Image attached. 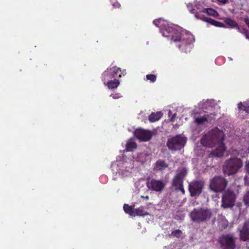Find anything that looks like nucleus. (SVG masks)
Listing matches in <instances>:
<instances>
[{
    "label": "nucleus",
    "mask_w": 249,
    "mask_h": 249,
    "mask_svg": "<svg viewBox=\"0 0 249 249\" xmlns=\"http://www.w3.org/2000/svg\"><path fill=\"white\" fill-rule=\"evenodd\" d=\"M223 141H221L220 142L216 144V145H217V147L210 154V157H221L223 156L225 151V147Z\"/></svg>",
    "instance_id": "nucleus-15"
},
{
    "label": "nucleus",
    "mask_w": 249,
    "mask_h": 249,
    "mask_svg": "<svg viewBox=\"0 0 249 249\" xmlns=\"http://www.w3.org/2000/svg\"><path fill=\"white\" fill-rule=\"evenodd\" d=\"M135 186L139 191L140 189L144 186V181L142 179L139 180L135 182Z\"/></svg>",
    "instance_id": "nucleus-35"
},
{
    "label": "nucleus",
    "mask_w": 249,
    "mask_h": 249,
    "mask_svg": "<svg viewBox=\"0 0 249 249\" xmlns=\"http://www.w3.org/2000/svg\"><path fill=\"white\" fill-rule=\"evenodd\" d=\"M146 184L149 190L157 192H161L165 186L163 180L155 179H148Z\"/></svg>",
    "instance_id": "nucleus-11"
},
{
    "label": "nucleus",
    "mask_w": 249,
    "mask_h": 249,
    "mask_svg": "<svg viewBox=\"0 0 249 249\" xmlns=\"http://www.w3.org/2000/svg\"><path fill=\"white\" fill-rule=\"evenodd\" d=\"M169 236L171 238H182L183 236L182 232L179 230H176L173 231Z\"/></svg>",
    "instance_id": "nucleus-29"
},
{
    "label": "nucleus",
    "mask_w": 249,
    "mask_h": 249,
    "mask_svg": "<svg viewBox=\"0 0 249 249\" xmlns=\"http://www.w3.org/2000/svg\"><path fill=\"white\" fill-rule=\"evenodd\" d=\"M238 108L239 110H243L249 114V103L246 102L245 105H243L242 102H239L238 104Z\"/></svg>",
    "instance_id": "nucleus-34"
},
{
    "label": "nucleus",
    "mask_w": 249,
    "mask_h": 249,
    "mask_svg": "<svg viewBox=\"0 0 249 249\" xmlns=\"http://www.w3.org/2000/svg\"><path fill=\"white\" fill-rule=\"evenodd\" d=\"M104 84L107 86L109 89H116L120 85V81L118 79H114L104 82Z\"/></svg>",
    "instance_id": "nucleus-20"
},
{
    "label": "nucleus",
    "mask_w": 249,
    "mask_h": 249,
    "mask_svg": "<svg viewBox=\"0 0 249 249\" xmlns=\"http://www.w3.org/2000/svg\"><path fill=\"white\" fill-rule=\"evenodd\" d=\"M224 137L223 132L216 128L205 132L201 139L200 142L204 146L212 147L223 141Z\"/></svg>",
    "instance_id": "nucleus-3"
},
{
    "label": "nucleus",
    "mask_w": 249,
    "mask_h": 249,
    "mask_svg": "<svg viewBox=\"0 0 249 249\" xmlns=\"http://www.w3.org/2000/svg\"><path fill=\"white\" fill-rule=\"evenodd\" d=\"M187 173V171L185 168L178 169L173 180V185L175 187L176 190L180 191L182 194L185 193V190L183 186V180Z\"/></svg>",
    "instance_id": "nucleus-8"
},
{
    "label": "nucleus",
    "mask_w": 249,
    "mask_h": 249,
    "mask_svg": "<svg viewBox=\"0 0 249 249\" xmlns=\"http://www.w3.org/2000/svg\"><path fill=\"white\" fill-rule=\"evenodd\" d=\"M249 153V147L248 144L244 145L242 149L240 150L239 153L237 154L238 156H240L242 157H246Z\"/></svg>",
    "instance_id": "nucleus-30"
},
{
    "label": "nucleus",
    "mask_w": 249,
    "mask_h": 249,
    "mask_svg": "<svg viewBox=\"0 0 249 249\" xmlns=\"http://www.w3.org/2000/svg\"><path fill=\"white\" fill-rule=\"evenodd\" d=\"M113 179L115 180L116 179V178L113 177Z\"/></svg>",
    "instance_id": "nucleus-47"
},
{
    "label": "nucleus",
    "mask_w": 249,
    "mask_h": 249,
    "mask_svg": "<svg viewBox=\"0 0 249 249\" xmlns=\"http://www.w3.org/2000/svg\"><path fill=\"white\" fill-rule=\"evenodd\" d=\"M107 70H109V72L111 76H113V78L116 77L117 74L119 72V71H121L120 68L116 66L110 67L107 68Z\"/></svg>",
    "instance_id": "nucleus-28"
},
{
    "label": "nucleus",
    "mask_w": 249,
    "mask_h": 249,
    "mask_svg": "<svg viewBox=\"0 0 249 249\" xmlns=\"http://www.w3.org/2000/svg\"><path fill=\"white\" fill-rule=\"evenodd\" d=\"M148 154L146 152L140 153L138 154L137 157L135 158V160H134L135 158L132 157L131 158L135 161V165L136 162H140L142 163H144L146 161L148 160Z\"/></svg>",
    "instance_id": "nucleus-19"
},
{
    "label": "nucleus",
    "mask_w": 249,
    "mask_h": 249,
    "mask_svg": "<svg viewBox=\"0 0 249 249\" xmlns=\"http://www.w3.org/2000/svg\"><path fill=\"white\" fill-rule=\"evenodd\" d=\"M215 102L213 99L203 100L198 104V107L203 109L213 108L215 106Z\"/></svg>",
    "instance_id": "nucleus-18"
},
{
    "label": "nucleus",
    "mask_w": 249,
    "mask_h": 249,
    "mask_svg": "<svg viewBox=\"0 0 249 249\" xmlns=\"http://www.w3.org/2000/svg\"><path fill=\"white\" fill-rule=\"evenodd\" d=\"M186 140V138L181 135H177L168 140L167 145L170 150H179L184 147Z\"/></svg>",
    "instance_id": "nucleus-7"
},
{
    "label": "nucleus",
    "mask_w": 249,
    "mask_h": 249,
    "mask_svg": "<svg viewBox=\"0 0 249 249\" xmlns=\"http://www.w3.org/2000/svg\"><path fill=\"white\" fill-rule=\"evenodd\" d=\"M135 166V161L132 158L124 156L117 158L112 163L111 169L114 173L118 174L122 178H125L131 175Z\"/></svg>",
    "instance_id": "nucleus-2"
},
{
    "label": "nucleus",
    "mask_w": 249,
    "mask_h": 249,
    "mask_svg": "<svg viewBox=\"0 0 249 249\" xmlns=\"http://www.w3.org/2000/svg\"><path fill=\"white\" fill-rule=\"evenodd\" d=\"M227 185V180L222 177L217 176L211 180L210 187L215 192H221L225 189Z\"/></svg>",
    "instance_id": "nucleus-9"
},
{
    "label": "nucleus",
    "mask_w": 249,
    "mask_h": 249,
    "mask_svg": "<svg viewBox=\"0 0 249 249\" xmlns=\"http://www.w3.org/2000/svg\"><path fill=\"white\" fill-rule=\"evenodd\" d=\"M193 118L194 123L198 125L204 124L208 122V118L206 117V113H194Z\"/></svg>",
    "instance_id": "nucleus-16"
},
{
    "label": "nucleus",
    "mask_w": 249,
    "mask_h": 249,
    "mask_svg": "<svg viewBox=\"0 0 249 249\" xmlns=\"http://www.w3.org/2000/svg\"><path fill=\"white\" fill-rule=\"evenodd\" d=\"M242 161L240 159H230L225 163L224 172L229 176L234 174L242 167Z\"/></svg>",
    "instance_id": "nucleus-6"
},
{
    "label": "nucleus",
    "mask_w": 249,
    "mask_h": 249,
    "mask_svg": "<svg viewBox=\"0 0 249 249\" xmlns=\"http://www.w3.org/2000/svg\"><path fill=\"white\" fill-rule=\"evenodd\" d=\"M249 28V26H248Z\"/></svg>",
    "instance_id": "nucleus-48"
},
{
    "label": "nucleus",
    "mask_w": 249,
    "mask_h": 249,
    "mask_svg": "<svg viewBox=\"0 0 249 249\" xmlns=\"http://www.w3.org/2000/svg\"><path fill=\"white\" fill-rule=\"evenodd\" d=\"M112 4L114 8H119L121 6L120 4L117 1L114 2L112 1Z\"/></svg>",
    "instance_id": "nucleus-41"
},
{
    "label": "nucleus",
    "mask_w": 249,
    "mask_h": 249,
    "mask_svg": "<svg viewBox=\"0 0 249 249\" xmlns=\"http://www.w3.org/2000/svg\"><path fill=\"white\" fill-rule=\"evenodd\" d=\"M110 96L112 97V98L114 99H117L121 98L122 97V95L119 93H116L111 94Z\"/></svg>",
    "instance_id": "nucleus-39"
},
{
    "label": "nucleus",
    "mask_w": 249,
    "mask_h": 249,
    "mask_svg": "<svg viewBox=\"0 0 249 249\" xmlns=\"http://www.w3.org/2000/svg\"><path fill=\"white\" fill-rule=\"evenodd\" d=\"M168 167V165L162 160H158L154 167V170L156 171H162Z\"/></svg>",
    "instance_id": "nucleus-21"
},
{
    "label": "nucleus",
    "mask_w": 249,
    "mask_h": 249,
    "mask_svg": "<svg viewBox=\"0 0 249 249\" xmlns=\"http://www.w3.org/2000/svg\"><path fill=\"white\" fill-rule=\"evenodd\" d=\"M168 115L170 117V121L171 122H174L176 114H172L171 111L169 110L168 112Z\"/></svg>",
    "instance_id": "nucleus-40"
},
{
    "label": "nucleus",
    "mask_w": 249,
    "mask_h": 249,
    "mask_svg": "<svg viewBox=\"0 0 249 249\" xmlns=\"http://www.w3.org/2000/svg\"><path fill=\"white\" fill-rule=\"evenodd\" d=\"M212 215L211 211L204 208H196L190 213L191 220L196 223L206 222L211 218Z\"/></svg>",
    "instance_id": "nucleus-4"
},
{
    "label": "nucleus",
    "mask_w": 249,
    "mask_h": 249,
    "mask_svg": "<svg viewBox=\"0 0 249 249\" xmlns=\"http://www.w3.org/2000/svg\"><path fill=\"white\" fill-rule=\"evenodd\" d=\"M146 79L151 82H154L156 80V76L154 74H147L146 75Z\"/></svg>",
    "instance_id": "nucleus-37"
},
{
    "label": "nucleus",
    "mask_w": 249,
    "mask_h": 249,
    "mask_svg": "<svg viewBox=\"0 0 249 249\" xmlns=\"http://www.w3.org/2000/svg\"><path fill=\"white\" fill-rule=\"evenodd\" d=\"M146 207L141 206L135 209V216H145L149 215V213L145 210Z\"/></svg>",
    "instance_id": "nucleus-24"
},
{
    "label": "nucleus",
    "mask_w": 249,
    "mask_h": 249,
    "mask_svg": "<svg viewBox=\"0 0 249 249\" xmlns=\"http://www.w3.org/2000/svg\"><path fill=\"white\" fill-rule=\"evenodd\" d=\"M113 79V76H111L109 70L107 69L102 74V80L103 82L107 81Z\"/></svg>",
    "instance_id": "nucleus-27"
},
{
    "label": "nucleus",
    "mask_w": 249,
    "mask_h": 249,
    "mask_svg": "<svg viewBox=\"0 0 249 249\" xmlns=\"http://www.w3.org/2000/svg\"><path fill=\"white\" fill-rule=\"evenodd\" d=\"M244 35H245L246 38L249 39V32L248 30H245L244 31Z\"/></svg>",
    "instance_id": "nucleus-43"
},
{
    "label": "nucleus",
    "mask_w": 249,
    "mask_h": 249,
    "mask_svg": "<svg viewBox=\"0 0 249 249\" xmlns=\"http://www.w3.org/2000/svg\"><path fill=\"white\" fill-rule=\"evenodd\" d=\"M235 196L233 192L228 190L224 194L222 200V207L227 208L232 207L234 204Z\"/></svg>",
    "instance_id": "nucleus-12"
},
{
    "label": "nucleus",
    "mask_w": 249,
    "mask_h": 249,
    "mask_svg": "<svg viewBox=\"0 0 249 249\" xmlns=\"http://www.w3.org/2000/svg\"><path fill=\"white\" fill-rule=\"evenodd\" d=\"M240 237L244 241L249 240V221L245 222L242 229L240 231Z\"/></svg>",
    "instance_id": "nucleus-17"
},
{
    "label": "nucleus",
    "mask_w": 249,
    "mask_h": 249,
    "mask_svg": "<svg viewBox=\"0 0 249 249\" xmlns=\"http://www.w3.org/2000/svg\"><path fill=\"white\" fill-rule=\"evenodd\" d=\"M187 6L190 12L194 14L196 18L203 20L204 17L200 13L204 12L207 7L205 0H196L194 3H189Z\"/></svg>",
    "instance_id": "nucleus-5"
},
{
    "label": "nucleus",
    "mask_w": 249,
    "mask_h": 249,
    "mask_svg": "<svg viewBox=\"0 0 249 249\" xmlns=\"http://www.w3.org/2000/svg\"><path fill=\"white\" fill-rule=\"evenodd\" d=\"M137 147V143L134 139L128 140L126 143L125 150L127 151H132Z\"/></svg>",
    "instance_id": "nucleus-23"
},
{
    "label": "nucleus",
    "mask_w": 249,
    "mask_h": 249,
    "mask_svg": "<svg viewBox=\"0 0 249 249\" xmlns=\"http://www.w3.org/2000/svg\"><path fill=\"white\" fill-rule=\"evenodd\" d=\"M245 22L246 24L248 25V26H249V18H247L245 19Z\"/></svg>",
    "instance_id": "nucleus-45"
},
{
    "label": "nucleus",
    "mask_w": 249,
    "mask_h": 249,
    "mask_svg": "<svg viewBox=\"0 0 249 249\" xmlns=\"http://www.w3.org/2000/svg\"><path fill=\"white\" fill-rule=\"evenodd\" d=\"M124 212L129 214L130 216H135V209L127 204H124Z\"/></svg>",
    "instance_id": "nucleus-31"
},
{
    "label": "nucleus",
    "mask_w": 249,
    "mask_h": 249,
    "mask_svg": "<svg viewBox=\"0 0 249 249\" xmlns=\"http://www.w3.org/2000/svg\"><path fill=\"white\" fill-rule=\"evenodd\" d=\"M219 3L221 4H225L229 2L228 0H217Z\"/></svg>",
    "instance_id": "nucleus-42"
},
{
    "label": "nucleus",
    "mask_w": 249,
    "mask_h": 249,
    "mask_svg": "<svg viewBox=\"0 0 249 249\" xmlns=\"http://www.w3.org/2000/svg\"><path fill=\"white\" fill-rule=\"evenodd\" d=\"M224 23L226 24V26H225V27H230L231 28H237L239 31L240 28L237 23V22L230 18H226L224 19Z\"/></svg>",
    "instance_id": "nucleus-22"
},
{
    "label": "nucleus",
    "mask_w": 249,
    "mask_h": 249,
    "mask_svg": "<svg viewBox=\"0 0 249 249\" xmlns=\"http://www.w3.org/2000/svg\"><path fill=\"white\" fill-rule=\"evenodd\" d=\"M153 23L160 28L163 36L171 37V40L177 43V47L181 52L187 53L191 51L195 38L190 32L161 18L154 20Z\"/></svg>",
    "instance_id": "nucleus-1"
},
{
    "label": "nucleus",
    "mask_w": 249,
    "mask_h": 249,
    "mask_svg": "<svg viewBox=\"0 0 249 249\" xmlns=\"http://www.w3.org/2000/svg\"><path fill=\"white\" fill-rule=\"evenodd\" d=\"M203 184L202 182L195 181L191 182L189 185V190L192 196L199 195L201 192Z\"/></svg>",
    "instance_id": "nucleus-14"
},
{
    "label": "nucleus",
    "mask_w": 249,
    "mask_h": 249,
    "mask_svg": "<svg viewBox=\"0 0 249 249\" xmlns=\"http://www.w3.org/2000/svg\"><path fill=\"white\" fill-rule=\"evenodd\" d=\"M120 72H121V73L119 74V77H122V74H123V75H125L126 74L125 70H123V71H120Z\"/></svg>",
    "instance_id": "nucleus-44"
},
{
    "label": "nucleus",
    "mask_w": 249,
    "mask_h": 249,
    "mask_svg": "<svg viewBox=\"0 0 249 249\" xmlns=\"http://www.w3.org/2000/svg\"><path fill=\"white\" fill-rule=\"evenodd\" d=\"M244 201L246 205L249 206V190L244 195Z\"/></svg>",
    "instance_id": "nucleus-36"
},
{
    "label": "nucleus",
    "mask_w": 249,
    "mask_h": 249,
    "mask_svg": "<svg viewBox=\"0 0 249 249\" xmlns=\"http://www.w3.org/2000/svg\"><path fill=\"white\" fill-rule=\"evenodd\" d=\"M134 135L141 141L146 142L151 139L153 133L151 131L142 128H138L135 130Z\"/></svg>",
    "instance_id": "nucleus-13"
},
{
    "label": "nucleus",
    "mask_w": 249,
    "mask_h": 249,
    "mask_svg": "<svg viewBox=\"0 0 249 249\" xmlns=\"http://www.w3.org/2000/svg\"><path fill=\"white\" fill-rule=\"evenodd\" d=\"M204 13H206L207 15L213 17H218L219 16L218 13L213 8H208L207 7Z\"/></svg>",
    "instance_id": "nucleus-33"
},
{
    "label": "nucleus",
    "mask_w": 249,
    "mask_h": 249,
    "mask_svg": "<svg viewBox=\"0 0 249 249\" xmlns=\"http://www.w3.org/2000/svg\"><path fill=\"white\" fill-rule=\"evenodd\" d=\"M218 225L222 229H225L228 226V222L224 217L221 216L218 219Z\"/></svg>",
    "instance_id": "nucleus-32"
},
{
    "label": "nucleus",
    "mask_w": 249,
    "mask_h": 249,
    "mask_svg": "<svg viewBox=\"0 0 249 249\" xmlns=\"http://www.w3.org/2000/svg\"><path fill=\"white\" fill-rule=\"evenodd\" d=\"M203 20L205 21L208 23H210L211 24L217 27H225V26L224 25V23L218 21H216L211 18L204 17Z\"/></svg>",
    "instance_id": "nucleus-26"
},
{
    "label": "nucleus",
    "mask_w": 249,
    "mask_h": 249,
    "mask_svg": "<svg viewBox=\"0 0 249 249\" xmlns=\"http://www.w3.org/2000/svg\"><path fill=\"white\" fill-rule=\"evenodd\" d=\"M207 118L208 119V122L211 121L213 119H215V117L216 114L214 113H210V114H206Z\"/></svg>",
    "instance_id": "nucleus-38"
},
{
    "label": "nucleus",
    "mask_w": 249,
    "mask_h": 249,
    "mask_svg": "<svg viewBox=\"0 0 249 249\" xmlns=\"http://www.w3.org/2000/svg\"><path fill=\"white\" fill-rule=\"evenodd\" d=\"M162 116L161 112H157L152 113L148 117V119L150 122H154L159 120Z\"/></svg>",
    "instance_id": "nucleus-25"
},
{
    "label": "nucleus",
    "mask_w": 249,
    "mask_h": 249,
    "mask_svg": "<svg viewBox=\"0 0 249 249\" xmlns=\"http://www.w3.org/2000/svg\"><path fill=\"white\" fill-rule=\"evenodd\" d=\"M142 197L146 199H149V196H144V197L143 196H142Z\"/></svg>",
    "instance_id": "nucleus-46"
},
{
    "label": "nucleus",
    "mask_w": 249,
    "mask_h": 249,
    "mask_svg": "<svg viewBox=\"0 0 249 249\" xmlns=\"http://www.w3.org/2000/svg\"><path fill=\"white\" fill-rule=\"evenodd\" d=\"M219 242L224 249H234L235 248V238L232 234L221 236L219 239Z\"/></svg>",
    "instance_id": "nucleus-10"
},
{
    "label": "nucleus",
    "mask_w": 249,
    "mask_h": 249,
    "mask_svg": "<svg viewBox=\"0 0 249 249\" xmlns=\"http://www.w3.org/2000/svg\"><path fill=\"white\" fill-rule=\"evenodd\" d=\"M249 28V26H248Z\"/></svg>",
    "instance_id": "nucleus-49"
}]
</instances>
